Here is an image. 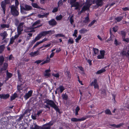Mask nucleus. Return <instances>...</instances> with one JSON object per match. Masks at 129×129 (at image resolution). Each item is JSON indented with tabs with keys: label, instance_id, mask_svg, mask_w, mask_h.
Returning <instances> with one entry per match:
<instances>
[{
	"label": "nucleus",
	"instance_id": "69168bd1",
	"mask_svg": "<svg viewBox=\"0 0 129 129\" xmlns=\"http://www.w3.org/2000/svg\"><path fill=\"white\" fill-rule=\"evenodd\" d=\"M42 111H43L42 110H40L39 111L37 112V115L38 116H39V115L40 114L42 113Z\"/></svg>",
	"mask_w": 129,
	"mask_h": 129
},
{
	"label": "nucleus",
	"instance_id": "c03bdc74",
	"mask_svg": "<svg viewBox=\"0 0 129 129\" xmlns=\"http://www.w3.org/2000/svg\"><path fill=\"white\" fill-rule=\"evenodd\" d=\"M120 54L122 56L126 55V52L125 51H123L121 52Z\"/></svg>",
	"mask_w": 129,
	"mask_h": 129
},
{
	"label": "nucleus",
	"instance_id": "e433bc0d",
	"mask_svg": "<svg viewBox=\"0 0 129 129\" xmlns=\"http://www.w3.org/2000/svg\"><path fill=\"white\" fill-rule=\"evenodd\" d=\"M41 38V36H40V34H39L37 35V36L34 39L36 42L37 41L39 40Z\"/></svg>",
	"mask_w": 129,
	"mask_h": 129
},
{
	"label": "nucleus",
	"instance_id": "f704fd0d",
	"mask_svg": "<svg viewBox=\"0 0 129 129\" xmlns=\"http://www.w3.org/2000/svg\"><path fill=\"white\" fill-rule=\"evenodd\" d=\"M31 5L33 7L37 8L40 9V8L36 3H32L31 4Z\"/></svg>",
	"mask_w": 129,
	"mask_h": 129
},
{
	"label": "nucleus",
	"instance_id": "39448f33",
	"mask_svg": "<svg viewBox=\"0 0 129 129\" xmlns=\"http://www.w3.org/2000/svg\"><path fill=\"white\" fill-rule=\"evenodd\" d=\"M91 86H93L94 88L99 89V85L97 83V80L96 79H94L90 84Z\"/></svg>",
	"mask_w": 129,
	"mask_h": 129
},
{
	"label": "nucleus",
	"instance_id": "603ef678",
	"mask_svg": "<svg viewBox=\"0 0 129 129\" xmlns=\"http://www.w3.org/2000/svg\"><path fill=\"white\" fill-rule=\"evenodd\" d=\"M95 21H96L95 20H93L88 25V26L89 27L91 26L92 25L94 24Z\"/></svg>",
	"mask_w": 129,
	"mask_h": 129
},
{
	"label": "nucleus",
	"instance_id": "a211bd4d",
	"mask_svg": "<svg viewBox=\"0 0 129 129\" xmlns=\"http://www.w3.org/2000/svg\"><path fill=\"white\" fill-rule=\"evenodd\" d=\"M89 6L88 5H84L82 9L84 12H85L86 10H89Z\"/></svg>",
	"mask_w": 129,
	"mask_h": 129
},
{
	"label": "nucleus",
	"instance_id": "4d7b16f0",
	"mask_svg": "<svg viewBox=\"0 0 129 129\" xmlns=\"http://www.w3.org/2000/svg\"><path fill=\"white\" fill-rule=\"evenodd\" d=\"M100 53L101 55L104 56L105 55V51L104 50H100Z\"/></svg>",
	"mask_w": 129,
	"mask_h": 129
},
{
	"label": "nucleus",
	"instance_id": "f03ea898",
	"mask_svg": "<svg viewBox=\"0 0 129 129\" xmlns=\"http://www.w3.org/2000/svg\"><path fill=\"white\" fill-rule=\"evenodd\" d=\"M52 124V123L49 122L44 124L42 126H39L37 125L36 123H34L33 125L30 126V128H32L33 129V128L34 129H50L51 126Z\"/></svg>",
	"mask_w": 129,
	"mask_h": 129
},
{
	"label": "nucleus",
	"instance_id": "b1692460",
	"mask_svg": "<svg viewBox=\"0 0 129 129\" xmlns=\"http://www.w3.org/2000/svg\"><path fill=\"white\" fill-rule=\"evenodd\" d=\"M89 18L88 16L85 18V19L83 21V22L87 24L89 21Z\"/></svg>",
	"mask_w": 129,
	"mask_h": 129
},
{
	"label": "nucleus",
	"instance_id": "e2e57ef3",
	"mask_svg": "<svg viewBox=\"0 0 129 129\" xmlns=\"http://www.w3.org/2000/svg\"><path fill=\"white\" fill-rule=\"evenodd\" d=\"M58 10V9L57 8H55L53 9L52 12L53 13L56 12Z\"/></svg>",
	"mask_w": 129,
	"mask_h": 129
},
{
	"label": "nucleus",
	"instance_id": "49530a36",
	"mask_svg": "<svg viewBox=\"0 0 129 129\" xmlns=\"http://www.w3.org/2000/svg\"><path fill=\"white\" fill-rule=\"evenodd\" d=\"M21 34L17 32V34L14 37H13V38L15 40L19 36V35H20Z\"/></svg>",
	"mask_w": 129,
	"mask_h": 129
},
{
	"label": "nucleus",
	"instance_id": "8fccbe9b",
	"mask_svg": "<svg viewBox=\"0 0 129 129\" xmlns=\"http://www.w3.org/2000/svg\"><path fill=\"white\" fill-rule=\"evenodd\" d=\"M74 42L72 38H70L68 40V43L71 44H73Z\"/></svg>",
	"mask_w": 129,
	"mask_h": 129
},
{
	"label": "nucleus",
	"instance_id": "774afa93",
	"mask_svg": "<svg viewBox=\"0 0 129 129\" xmlns=\"http://www.w3.org/2000/svg\"><path fill=\"white\" fill-rule=\"evenodd\" d=\"M47 40H48V39H47V38H45L44 39L42 40V41H40V42L41 44V43H43V42H44Z\"/></svg>",
	"mask_w": 129,
	"mask_h": 129
},
{
	"label": "nucleus",
	"instance_id": "f257e3e1",
	"mask_svg": "<svg viewBox=\"0 0 129 129\" xmlns=\"http://www.w3.org/2000/svg\"><path fill=\"white\" fill-rule=\"evenodd\" d=\"M19 5L18 1H16L15 2V5H12L10 6L11 9V13L12 15L14 16H17L18 15L19 13L17 10L18 8V6Z\"/></svg>",
	"mask_w": 129,
	"mask_h": 129
},
{
	"label": "nucleus",
	"instance_id": "dca6fc26",
	"mask_svg": "<svg viewBox=\"0 0 129 129\" xmlns=\"http://www.w3.org/2000/svg\"><path fill=\"white\" fill-rule=\"evenodd\" d=\"M51 70L50 69L46 70L44 73V76H45L50 77V74L49 73V72Z\"/></svg>",
	"mask_w": 129,
	"mask_h": 129
},
{
	"label": "nucleus",
	"instance_id": "5fc2aeb1",
	"mask_svg": "<svg viewBox=\"0 0 129 129\" xmlns=\"http://www.w3.org/2000/svg\"><path fill=\"white\" fill-rule=\"evenodd\" d=\"M52 75L55 77L57 78H58L59 77V74L58 73L56 74L53 73L52 74Z\"/></svg>",
	"mask_w": 129,
	"mask_h": 129
},
{
	"label": "nucleus",
	"instance_id": "c85d7f7f",
	"mask_svg": "<svg viewBox=\"0 0 129 129\" xmlns=\"http://www.w3.org/2000/svg\"><path fill=\"white\" fill-rule=\"evenodd\" d=\"M6 5L4 2L3 1L1 3V6L2 9H6Z\"/></svg>",
	"mask_w": 129,
	"mask_h": 129
},
{
	"label": "nucleus",
	"instance_id": "cd10ccee",
	"mask_svg": "<svg viewBox=\"0 0 129 129\" xmlns=\"http://www.w3.org/2000/svg\"><path fill=\"white\" fill-rule=\"evenodd\" d=\"M123 18L122 16H118L115 18V19L118 22H120Z\"/></svg>",
	"mask_w": 129,
	"mask_h": 129
},
{
	"label": "nucleus",
	"instance_id": "5701e85b",
	"mask_svg": "<svg viewBox=\"0 0 129 129\" xmlns=\"http://www.w3.org/2000/svg\"><path fill=\"white\" fill-rule=\"evenodd\" d=\"M50 59L49 58L48 56V55L47 56V59L45 61H44L43 62L41 63L40 64V65L42 66L43 64L49 62H50Z\"/></svg>",
	"mask_w": 129,
	"mask_h": 129
},
{
	"label": "nucleus",
	"instance_id": "9b49d317",
	"mask_svg": "<svg viewBox=\"0 0 129 129\" xmlns=\"http://www.w3.org/2000/svg\"><path fill=\"white\" fill-rule=\"evenodd\" d=\"M8 35L7 32L6 31H4L0 34V36L3 38L2 40H4L7 37Z\"/></svg>",
	"mask_w": 129,
	"mask_h": 129
},
{
	"label": "nucleus",
	"instance_id": "864d4df0",
	"mask_svg": "<svg viewBox=\"0 0 129 129\" xmlns=\"http://www.w3.org/2000/svg\"><path fill=\"white\" fill-rule=\"evenodd\" d=\"M97 57L98 59H101L104 58V56L100 54L98 55Z\"/></svg>",
	"mask_w": 129,
	"mask_h": 129
},
{
	"label": "nucleus",
	"instance_id": "4be33fe9",
	"mask_svg": "<svg viewBox=\"0 0 129 129\" xmlns=\"http://www.w3.org/2000/svg\"><path fill=\"white\" fill-rule=\"evenodd\" d=\"M106 71V70L104 68H102L98 71L96 73V74H100L103 72H105Z\"/></svg>",
	"mask_w": 129,
	"mask_h": 129
},
{
	"label": "nucleus",
	"instance_id": "4468645a",
	"mask_svg": "<svg viewBox=\"0 0 129 129\" xmlns=\"http://www.w3.org/2000/svg\"><path fill=\"white\" fill-rule=\"evenodd\" d=\"M9 27L10 25L9 24H1L0 26V28L1 29H3L6 28H8Z\"/></svg>",
	"mask_w": 129,
	"mask_h": 129
},
{
	"label": "nucleus",
	"instance_id": "6ab92c4d",
	"mask_svg": "<svg viewBox=\"0 0 129 129\" xmlns=\"http://www.w3.org/2000/svg\"><path fill=\"white\" fill-rule=\"evenodd\" d=\"M73 7H75V9L77 10H80V8H79V7H80V5L79 4V3L78 2H76V3L73 6Z\"/></svg>",
	"mask_w": 129,
	"mask_h": 129
},
{
	"label": "nucleus",
	"instance_id": "052dcab7",
	"mask_svg": "<svg viewBox=\"0 0 129 129\" xmlns=\"http://www.w3.org/2000/svg\"><path fill=\"white\" fill-rule=\"evenodd\" d=\"M43 60H36L35 62V63H37V64H38L40 63L41 62H42Z\"/></svg>",
	"mask_w": 129,
	"mask_h": 129
},
{
	"label": "nucleus",
	"instance_id": "de8ad7c7",
	"mask_svg": "<svg viewBox=\"0 0 129 129\" xmlns=\"http://www.w3.org/2000/svg\"><path fill=\"white\" fill-rule=\"evenodd\" d=\"M120 34L122 36V38L125 37L126 35V33L125 32L123 31H121Z\"/></svg>",
	"mask_w": 129,
	"mask_h": 129
},
{
	"label": "nucleus",
	"instance_id": "2eb2a0df",
	"mask_svg": "<svg viewBox=\"0 0 129 129\" xmlns=\"http://www.w3.org/2000/svg\"><path fill=\"white\" fill-rule=\"evenodd\" d=\"M43 13L44 14L43 15L38 14V17L40 18H43L45 17H46L49 14V12L46 13Z\"/></svg>",
	"mask_w": 129,
	"mask_h": 129
},
{
	"label": "nucleus",
	"instance_id": "680f3d73",
	"mask_svg": "<svg viewBox=\"0 0 129 129\" xmlns=\"http://www.w3.org/2000/svg\"><path fill=\"white\" fill-rule=\"evenodd\" d=\"M49 31L48 34H50V35H52V34H54L55 32L53 30H50L48 31Z\"/></svg>",
	"mask_w": 129,
	"mask_h": 129
},
{
	"label": "nucleus",
	"instance_id": "2f4dec72",
	"mask_svg": "<svg viewBox=\"0 0 129 129\" xmlns=\"http://www.w3.org/2000/svg\"><path fill=\"white\" fill-rule=\"evenodd\" d=\"M4 61V58L3 56H0V65H1Z\"/></svg>",
	"mask_w": 129,
	"mask_h": 129
},
{
	"label": "nucleus",
	"instance_id": "338daca9",
	"mask_svg": "<svg viewBox=\"0 0 129 129\" xmlns=\"http://www.w3.org/2000/svg\"><path fill=\"white\" fill-rule=\"evenodd\" d=\"M4 2V3L6 4H9L10 3V1L9 0H5L4 1H3Z\"/></svg>",
	"mask_w": 129,
	"mask_h": 129
},
{
	"label": "nucleus",
	"instance_id": "0eeeda50",
	"mask_svg": "<svg viewBox=\"0 0 129 129\" xmlns=\"http://www.w3.org/2000/svg\"><path fill=\"white\" fill-rule=\"evenodd\" d=\"M33 93V91L31 90L29 91L28 92L26 93L24 95V97L25 100H27L31 95Z\"/></svg>",
	"mask_w": 129,
	"mask_h": 129
},
{
	"label": "nucleus",
	"instance_id": "f8f14e48",
	"mask_svg": "<svg viewBox=\"0 0 129 129\" xmlns=\"http://www.w3.org/2000/svg\"><path fill=\"white\" fill-rule=\"evenodd\" d=\"M8 64L7 63H4L3 66L1 67V71L2 72L6 70L8 67Z\"/></svg>",
	"mask_w": 129,
	"mask_h": 129
},
{
	"label": "nucleus",
	"instance_id": "6e6552de",
	"mask_svg": "<svg viewBox=\"0 0 129 129\" xmlns=\"http://www.w3.org/2000/svg\"><path fill=\"white\" fill-rule=\"evenodd\" d=\"M103 0H94L95 3L98 7L99 6H101L103 4Z\"/></svg>",
	"mask_w": 129,
	"mask_h": 129
},
{
	"label": "nucleus",
	"instance_id": "58836bf2",
	"mask_svg": "<svg viewBox=\"0 0 129 129\" xmlns=\"http://www.w3.org/2000/svg\"><path fill=\"white\" fill-rule=\"evenodd\" d=\"M93 50L94 52V54H97L99 52V50L98 49L93 48Z\"/></svg>",
	"mask_w": 129,
	"mask_h": 129
},
{
	"label": "nucleus",
	"instance_id": "7c9ffc66",
	"mask_svg": "<svg viewBox=\"0 0 129 129\" xmlns=\"http://www.w3.org/2000/svg\"><path fill=\"white\" fill-rule=\"evenodd\" d=\"M106 114L108 115H111V111L109 109H107L104 111Z\"/></svg>",
	"mask_w": 129,
	"mask_h": 129
},
{
	"label": "nucleus",
	"instance_id": "423d86ee",
	"mask_svg": "<svg viewBox=\"0 0 129 129\" xmlns=\"http://www.w3.org/2000/svg\"><path fill=\"white\" fill-rule=\"evenodd\" d=\"M24 24V23L22 22L19 23V25L17 28V32L21 33V31H23V25Z\"/></svg>",
	"mask_w": 129,
	"mask_h": 129
},
{
	"label": "nucleus",
	"instance_id": "ddd939ff",
	"mask_svg": "<svg viewBox=\"0 0 129 129\" xmlns=\"http://www.w3.org/2000/svg\"><path fill=\"white\" fill-rule=\"evenodd\" d=\"M9 97V95L8 94H0V98L4 99H6L8 98Z\"/></svg>",
	"mask_w": 129,
	"mask_h": 129
},
{
	"label": "nucleus",
	"instance_id": "f3484780",
	"mask_svg": "<svg viewBox=\"0 0 129 129\" xmlns=\"http://www.w3.org/2000/svg\"><path fill=\"white\" fill-rule=\"evenodd\" d=\"M48 32L49 31H43L41 32L39 34L42 38V36H45L46 35L48 34Z\"/></svg>",
	"mask_w": 129,
	"mask_h": 129
},
{
	"label": "nucleus",
	"instance_id": "6e6d98bb",
	"mask_svg": "<svg viewBox=\"0 0 129 129\" xmlns=\"http://www.w3.org/2000/svg\"><path fill=\"white\" fill-rule=\"evenodd\" d=\"M18 76L19 81L21 82L22 79L21 78V74L19 72L18 73Z\"/></svg>",
	"mask_w": 129,
	"mask_h": 129
},
{
	"label": "nucleus",
	"instance_id": "79ce46f5",
	"mask_svg": "<svg viewBox=\"0 0 129 129\" xmlns=\"http://www.w3.org/2000/svg\"><path fill=\"white\" fill-rule=\"evenodd\" d=\"M123 40L125 42L128 43L129 42V38H125V37L122 38Z\"/></svg>",
	"mask_w": 129,
	"mask_h": 129
},
{
	"label": "nucleus",
	"instance_id": "4c0bfd02",
	"mask_svg": "<svg viewBox=\"0 0 129 129\" xmlns=\"http://www.w3.org/2000/svg\"><path fill=\"white\" fill-rule=\"evenodd\" d=\"M41 21L40 20H38L36 22H35L32 25L33 26H34L37 24H40Z\"/></svg>",
	"mask_w": 129,
	"mask_h": 129
},
{
	"label": "nucleus",
	"instance_id": "20e7f679",
	"mask_svg": "<svg viewBox=\"0 0 129 129\" xmlns=\"http://www.w3.org/2000/svg\"><path fill=\"white\" fill-rule=\"evenodd\" d=\"M32 7L27 4L23 5V6H20V12L22 14H26V12L25 11H28L32 10Z\"/></svg>",
	"mask_w": 129,
	"mask_h": 129
},
{
	"label": "nucleus",
	"instance_id": "9d476101",
	"mask_svg": "<svg viewBox=\"0 0 129 129\" xmlns=\"http://www.w3.org/2000/svg\"><path fill=\"white\" fill-rule=\"evenodd\" d=\"M49 25L54 26L56 25L57 24V22L54 19H52L48 22Z\"/></svg>",
	"mask_w": 129,
	"mask_h": 129
},
{
	"label": "nucleus",
	"instance_id": "412c9836",
	"mask_svg": "<svg viewBox=\"0 0 129 129\" xmlns=\"http://www.w3.org/2000/svg\"><path fill=\"white\" fill-rule=\"evenodd\" d=\"M76 0H70V4L71 5V7L72 8L73 7V6L76 3Z\"/></svg>",
	"mask_w": 129,
	"mask_h": 129
},
{
	"label": "nucleus",
	"instance_id": "1a4fd4ad",
	"mask_svg": "<svg viewBox=\"0 0 129 129\" xmlns=\"http://www.w3.org/2000/svg\"><path fill=\"white\" fill-rule=\"evenodd\" d=\"M86 119V118L83 117L81 118H73L71 119V121L73 122H77L81 121L84 120Z\"/></svg>",
	"mask_w": 129,
	"mask_h": 129
},
{
	"label": "nucleus",
	"instance_id": "72a5a7b5",
	"mask_svg": "<svg viewBox=\"0 0 129 129\" xmlns=\"http://www.w3.org/2000/svg\"><path fill=\"white\" fill-rule=\"evenodd\" d=\"M62 18V16L61 15H60L58 16H56V19L57 20H60Z\"/></svg>",
	"mask_w": 129,
	"mask_h": 129
},
{
	"label": "nucleus",
	"instance_id": "473e14b6",
	"mask_svg": "<svg viewBox=\"0 0 129 129\" xmlns=\"http://www.w3.org/2000/svg\"><path fill=\"white\" fill-rule=\"evenodd\" d=\"M23 83H22L21 84H20L19 85H18L17 86V88L18 90L19 91L20 90H22L23 89V88L22 87H21V85H23Z\"/></svg>",
	"mask_w": 129,
	"mask_h": 129
},
{
	"label": "nucleus",
	"instance_id": "ea45409f",
	"mask_svg": "<svg viewBox=\"0 0 129 129\" xmlns=\"http://www.w3.org/2000/svg\"><path fill=\"white\" fill-rule=\"evenodd\" d=\"M15 39L13 38V37H12L10 39V42L9 43L10 44H12L13 43Z\"/></svg>",
	"mask_w": 129,
	"mask_h": 129
},
{
	"label": "nucleus",
	"instance_id": "3c124183",
	"mask_svg": "<svg viewBox=\"0 0 129 129\" xmlns=\"http://www.w3.org/2000/svg\"><path fill=\"white\" fill-rule=\"evenodd\" d=\"M114 43V44L117 46L120 45V42L117 41V40L116 39L115 40Z\"/></svg>",
	"mask_w": 129,
	"mask_h": 129
},
{
	"label": "nucleus",
	"instance_id": "c9c22d12",
	"mask_svg": "<svg viewBox=\"0 0 129 129\" xmlns=\"http://www.w3.org/2000/svg\"><path fill=\"white\" fill-rule=\"evenodd\" d=\"M24 31L25 32H31L32 31L31 30V28H26L24 30Z\"/></svg>",
	"mask_w": 129,
	"mask_h": 129
},
{
	"label": "nucleus",
	"instance_id": "a18cd8bd",
	"mask_svg": "<svg viewBox=\"0 0 129 129\" xmlns=\"http://www.w3.org/2000/svg\"><path fill=\"white\" fill-rule=\"evenodd\" d=\"M81 38V36L80 35H79L78 37L75 39V41L76 42L78 43V41L80 40Z\"/></svg>",
	"mask_w": 129,
	"mask_h": 129
},
{
	"label": "nucleus",
	"instance_id": "a19ab883",
	"mask_svg": "<svg viewBox=\"0 0 129 129\" xmlns=\"http://www.w3.org/2000/svg\"><path fill=\"white\" fill-rule=\"evenodd\" d=\"M64 37V35L61 34H59L55 35V37L56 38H57L58 37Z\"/></svg>",
	"mask_w": 129,
	"mask_h": 129
},
{
	"label": "nucleus",
	"instance_id": "bf43d9fd",
	"mask_svg": "<svg viewBox=\"0 0 129 129\" xmlns=\"http://www.w3.org/2000/svg\"><path fill=\"white\" fill-rule=\"evenodd\" d=\"M36 41L34 39L31 42V44L29 45V47H31L33 46V44H34Z\"/></svg>",
	"mask_w": 129,
	"mask_h": 129
},
{
	"label": "nucleus",
	"instance_id": "13d9d810",
	"mask_svg": "<svg viewBox=\"0 0 129 129\" xmlns=\"http://www.w3.org/2000/svg\"><path fill=\"white\" fill-rule=\"evenodd\" d=\"M7 76L9 78H10L12 76V74L8 72V71H7Z\"/></svg>",
	"mask_w": 129,
	"mask_h": 129
},
{
	"label": "nucleus",
	"instance_id": "a878e982",
	"mask_svg": "<svg viewBox=\"0 0 129 129\" xmlns=\"http://www.w3.org/2000/svg\"><path fill=\"white\" fill-rule=\"evenodd\" d=\"M58 89H59V91L61 93L64 90V88L63 86H60L57 89V90Z\"/></svg>",
	"mask_w": 129,
	"mask_h": 129
},
{
	"label": "nucleus",
	"instance_id": "09e8293b",
	"mask_svg": "<svg viewBox=\"0 0 129 129\" xmlns=\"http://www.w3.org/2000/svg\"><path fill=\"white\" fill-rule=\"evenodd\" d=\"M118 27L117 26H115L114 27H113V30L115 32H116L117 30L118 29Z\"/></svg>",
	"mask_w": 129,
	"mask_h": 129
},
{
	"label": "nucleus",
	"instance_id": "37998d69",
	"mask_svg": "<svg viewBox=\"0 0 129 129\" xmlns=\"http://www.w3.org/2000/svg\"><path fill=\"white\" fill-rule=\"evenodd\" d=\"M73 16H71L69 20L71 24L72 25L73 24V23L74 22V21L73 19Z\"/></svg>",
	"mask_w": 129,
	"mask_h": 129
},
{
	"label": "nucleus",
	"instance_id": "bb28decb",
	"mask_svg": "<svg viewBox=\"0 0 129 129\" xmlns=\"http://www.w3.org/2000/svg\"><path fill=\"white\" fill-rule=\"evenodd\" d=\"M5 47V45H3L0 46V53H1L4 50Z\"/></svg>",
	"mask_w": 129,
	"mask_h": 129
},
{
	"label": "nucleus",
	"instance_id": "0e129e2a",
	"mask_svg": "<svg viewBox=\"0 0 129 129\" xmlns=\"http://www.w3.org/2000/svg\"><path fill=\"white\" fill-rule=\"evenodd\" d=\"M23 117V115H21L19 118L17 120V121H20L22 119Z\"/></svg>",
	"mask_w": 129,
	"mask_h": 129
},
{
	"label": "nucleus",
	"instance_id": "393cba45",
	"mask_svg": "<svg viewBox=\"0 0 129 129\" xmlns=\"http://www.w3.org/2000/svg\"><path fill=\"white\" fill-rule=\"evenodd\" d=\"M87 30L83 28H82L80 31L79 33L81 34H84L86 33Z\"/></svg>",
	"mask_w": 129,
	"mask_h": 129
},
{
	"label": "nucleus",
	"instance_id": "c756f323",
	"mask_svg": "<svg viewBox=\"0 0 129 129\" xmlns=\"http://www.w3.org/2000/svg\"><path fill=\"white\" fill-rule=\"evenodd\" d=\"M61 96L63 99L65 100H67L68 99V96L66 94H63Z\"/></svg>",
	"mask_w": 129,
	"mask_h": 129
},
{
	"label": "nucleus",
	"instance_id": "aec40b11",
	"mask_svg": "<svg viewBox=\"0 0 129 129\" xmlns=\"http://www.w3.org/2000/svg\"><path fill=\"white\" fill-rule=\"evenodd\" d=\"M39 54L38 51H35L34 52H31L30 54V55L31 56H35L38 55Z\"/></svg>",
	"mask_w": 129,
	"mask_h": 129
},
{
	"label": "nucleus",
	"instance_id": "7ed1b4c3",
	"mask_svg": "<svg viewBox=\"0 0 129 129\" xmlns=\"http://www.w3.org/2000/svg\"><path fill=\"white\" fill-rule=\"evenodd\" d=\"M44 103L53 108L56 112L60 113L59 109L53 101L49 99H46Z\"/></svg>",
	"mask_w": 129,
	"mask_h": 129
}]
</instances>
